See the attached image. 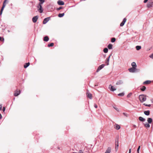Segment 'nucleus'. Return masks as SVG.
I'll use <instances>...</instances> for the list:
<instances>
[{"instance_id": "b1692460", "label": "nucleus", "mask_w": 153, "mask_h": 153, "mask_svg": "<svg viewBox=\"0 0 153 153\" xmlns=\"http://www.w3.org/2000/svg\"><path fill=\"white\" fill-rule=\"evenodd\" d=\"M112 45L111 44H109L108 46V48L109 49H111L112 48Z\"/></svg>"}, {"instance_id": "ddd939ff", "label": "nucleus", "mask_w": 153, "mask_h": 153, "mask_svg": "<svg viewBox=\"0 0 153 153\" xmlns=\"http://www.w3.org/2000/svg\"><path fill=\"white\" fill-rule=\"evenodd\" d=\"M88 91L87 90V96L88 97H89L90 99H91L92 98V94L90 93H88Z\"/></svg>"}, {"instance_id": "bb28decb", "label": "nucleus", "mask_w": 153, "mask_h": 153, "mask_svg": "<svg viewBox=\"0 0 153 153\" xmlns=\"http://www.w3.org/2000/svg\"><path fill=\"white\" fill-rule=\"evenodd\" d=\"M108 49L107 48H105L103 50V52L105 53H107L108 52Z\"/></svg>"}, {"instance_id": "f257e3e1", "label": "nucleus", "mask_w": 153, "mask_h": 153, "mask_svg": "<svg viewBox=\"0 0 153 153\" xmlns=\"http://www.w3.org/2000/svg\"><path fill=\"white\" fill-rule=\"evenodd\" d=\"M146 95L141 94L139 95V98L140 102H143L146 101Z\"/></svg>"}, {"instance_id": "6ab92c4d", "label": "nucleus", "mask_w": 153, "mask_h": 153, "mask_svg": "<svg viewBox=\"0 0 153 153\" xmlns=\"http://www.w3.org/2000/svg\"><path fill=\"white\" fill-rule=\"evenodd\" d=\"M152 119L151 118H148L147 119V122L149 123H151L152 122Z\"/></svg>"}, {"instance_id": "0eeeda50", "label": "nucleus", "mask_w": 153, "mask_h": 153, "mask_svg": "<svg viewBox=\"0 0 153 153\" xmlns=\"http://www.w3.org/2000/svg\"><path fill=\"white\" fill-rule=\"evenodd\" d=\"M39 16H36L33 17L32 18V21L33 23H35L36 22L37 20L38 19Z\"/></svg>"}, {"instance_id": "4be33fe9", "label": "nucleus", "mask_w": 153, "mask_h": 153, "mask_svg": "<svg viewBox=\"0 0 153 153\" xmlns=\"http://www.w3.org/2000/svg\"><path fill=\"white\" fill-rule=\"evenodd\" d=\"M110 57V56H109V57L107 59V60L106 62V63L107 64L106 65H108L109 64V59Z\"/></svg>"}, {"instance_id": "393cba45", "label": "nucleus", "mask_w": 153, "mask_h": 153, "mask_svg": "<svg viewBox=\"0 0 153 153\" xmlns=\"http://www.w3.org/2000/svg\"><path fill=\"white\" fill-rule=\"evenodd\" d=\"M64 15V13H59L58 14V16L59 17H63Z\"/></svg>"}, {"instance_id": "dca6fc26", "label": "nucleus", "mask_w": 153, "mask_h": 153, "mask_svg": "<svg viewBox=\"0 0 153 153\" xmlns=\"http://www.w3.org/2000/svg\"><path fill=\"white\" fill-rule=\"evenodd\" d=\"M111 152V149L110 148H108L106 151L105 153H110Z\"/></svg>"}, {"instance_id": "412c9836", "label": "nucleus", "mask_w": 153, "mask_h": 153, "mask_svg": "<svg viewBox=\"0 0 153 153\" xmlns=\"http://www.w3.org/2000/svg\"><path fill=\"white\" fill-rule=\"evenodd\" d=\"M131 65L132 66V67H135V68H136L137 65L135 62H133L131 63Z\"/></svg>"}, {"instance_id": "f8f14e48", "label": "nucleus", "mask_w": 153, "mask_h": 153, "mask_svg": "<svg viewBox=\"0 0 153 153\" xmlns=\"http://www.w3.org/2000/svg\"><path fill=\"white\" fill-rule=\"evenodd\" d=\"M58 4L60 5H64V2L61 0H59L57 1Z\"/></svg>"}, {"instance_id": "5701e85b", "label": "nucleus", "mask_w": 153, "mask_h": 153, "mask_svg": "<svg viewBox=\"0 0 153 153\" xmlns=\"http://www.w3.org/2000/svg\"><path fill=\"white\" fill-rule=\"evenodd\" d=\"M151 81L150 80H146L143 82V84H147L151 83Z\"/></svg>"}, {"instance_id": "6e6d98bb", "label": "nucleus", "mask_w": 153, "mask_h": 153, "mask_svg": "<svg viewBox=\"0 0 153 153\" xmlns=\"http://www.w3.org/2000/svg\"><path fill=\"white\" fill-rule=\"evenodd\" d=\"M8 32H10V31L9 30H8Z\"/></svg>"}, {"instance_id": "1a4fd4ad", "label": "nucleus", "mask_w": 153, "mask_h": 153, "mask_svg": "<svg viewBox=\"0 0 153 153\" xmlns=\"http://www.w3.org/2000/svg\"><path fill=\"white\" fill-rule=\"evenodd\" d=\"M49 17H47L45 18L43 21V23L44 24H45L49 20Z\"/></svg>"}, {"instance_id": "e433bc0d", "label": "nucleus", "mask_w": 153, "mask_h": 153, "mask_svg": "<svg viewBox=\"0 0 153 153\" xmlns=\"http://www.w3.org/2000/svg\"><path fill=\"white\" fill-rule=\"evenodd\" d=\"M143 105L146 106L150 107L151 106V104L148 105V104H146L145 103H144L143 104Z\"/></svg>"}, {"instance_id": "49530a36", "label": "nucleus", "mask_w": 153, "mask_h": 153, "mask_svg": "<svg viewBox=\"0 0 153 153\" xmlns=\"http://www.w3.org/2000/svg\"><path fill=\"white\" fill-rule=\"evenodd\" d=\"M123 115H124V116H126V117H127V114H126V113H123Z\"/></svg>"}, {"instance_id": "a211bd4d", "label": "nucleus", "mask_w": 153, "mask_h": 153, "mask_svg": "<svg viewBox=\"0 0 153 153\" xmlns=\"http://www.w3.org/2000/svg\"><path fill=\"white\" fill-rule=\"evenodd\" d=\"M49 38L48 36H45L44 38V41L45 42H48L49 40Z\"/></svg>"}, {"instance_id": "9b49d317", "label": "nucleus", "mask_w": 153, "mask_h": 153, "mask_svg": "<svg viewBox=\"0 0 153 153\" xmlns=\"http://www.w3.org/2000/svg\"><path fill=\"white\" fill-rule=\"evenodd\" d=\"M153 2H149L147 4V7L148 8H150L152 6Z\"/></svg>"}, {"instance_id": "6e6552de", "label": "nucleus", "mask_w": 153, "mask_h": 153, "mask_svg": "<svg viewBox=\"0 0 153 153\" xmlns=\"http://www.w3.org/2000/svg\"><path fill=\"white\" fill-rule=\"evenodd\" d=\"M136 69L135 67H132L129 68L128 70L130 72L134 73Z\"/></svg>"}, {"instance_id": "7ed1b4c3", "label": "nucleus", "mask_w": 153, "mask_h": 153, "mask_svg": "<svg viewBox=\"0 0 153 153\" xmlns=\"http://www.w3.org/2000/svg\"><path fill=\"white\" fill-rule=\"evenodd\" d=\"M7 1V0H4V1L2 7V8H1V11H0V15H1L2 12H3V11L4 8L5 7V6H6V3Z\"/></svg>"}, {"instance_id": "3c124183", "label": "nucleus", "mask_w": 153, "mask_h": 153, "mask_svg": "<svg viewBox=\"0 0 153 153\" xmlns=\"http://www.w3.org/2000/svg\"><path fill=\"white\" fill-rule=\"evenodd\" d=\"M150 100L151 102L153 103V98L151 99Z\"/></svg>"}, {"instance_id": "423d86ee", "label": "nucleus", "mask_w": 153, "mask_h": 153, "mask_svg": "<svg viewBox=\"0 0 153 153\" xmlns=\"http://www.w3.org/2000/svg\"><path fill=\"white\" fill-rule=\"evenodd\" d=\"M109 88L111 91H114L116 90V88L114 86H112L111 85H110L109 86Z\"/></svg>"}, {"instance_id": "f3484780", "label": "nucleus", "mask_w": 153, "mask_h": 153, "mask_svg": "<svg viewBox=\"0 0 153 153\" xmlns=\"http://www.w3.org/2000/svg\"><path fill=\"white\" fill-rule=\"evenodd\" d=\"M139 120L142 122H144L145 120V119L143 118V117H139Z\"/></svg>"}, {"instance_id": "a878e982", "label": "nucleus", "mask_w": 153, "mask_h": 153, "mask_svg": "<svg viewBox=\"0 0 153 153\" xmlns=\"http://www.w3.org/2000/svg\"><path fill=\"white\" fill-rule=\"evenodd\" d=\"M136 48L137 50H139L141 48V47L140 46H137Z\"/></svg>"}, {"instance_id": "09e8293b", "label": "nucleus", "mask_w": 153, "mask_h": 153, "mask_svg": "<svg viewBox=\"0 0 153 153\" xmlns=\"http://www.w3.org/2000/svg\"><path fill=\"white\" fill-rule=\"evenodd\" d=\"M5 107H3V110H2V111H5Z\"/></svg>"}, {"instance_id": "79ce46f5", "label": "nucleus", "mask_w": 153, "mask_h": 153, "mask_svg": "<svg viewBox=\"0 0 153 153\" xmlns=\"http://www.w3.org/2000/svg\"><path fill=\"white\" fill-rule=\"evenodd\" d=\"M62 7H60L59 8H57L56 10H61V9H62Z\"/></svg>"}, {"instance_id": "473e14b6", "label": "nucleus", "mask_w": 153, "mask_h": 153, "mask_svg": "<svg viewBox=\"0 0 153 153\" xmlns=\"http://www.w3.org/2000/svg\"><path fill=\"white\" fill-rule=\"evenodd\" d=\"M124 93H121L119 94H118V95L120 96V97H122V96H124Z\"/></svg>"}, {"instance_id": "4d7b16f0", "label": "nucleus", "mask_w": 153, "mask_h": 153, "mask_svg": "<svg viewBox=\"0 0 153 153\" xmlns=\"http://www.w3.org/2000/svg\"><path fill=\"white\" fill-rule=\"evenodd\" d=\"M76 153V152H73V153Z\"/></svg>"}, {"instance_id": "c756f323", "label": "nucleus", "mask_w": 153, "mask_h": 153, "mask_svg": "<svg viewBox=\"0 0 153 153\" xmlns=\"http://www.w3.org/2000/svg\"><path fill=\"white\" fill-rule=\"evenodd\" d=\"M53 45H54V43H51L50 44H48V47H52V46H53Z\"/></svg>"}, {"instance_id": "864d4df0", "label": "nucleus", "mask_w": 153, "mask_h": 153, "mask_svg": "<svg viewBox=\"0 0 153 153\" xmlns=\"http://www.w3.org/2000/svg\"><path fill=\"white\" fill-rule=\"evenodd\" d=\"M2 115L1 114H0V119H1L2 118Z\"/></svg>"}, {"instance_id": "a19ab883", "label": "nucleus", "mask_w": 153, "mask_h": 153, "mask_svg": "<svg viewBox=\"0 0 153 153\" xmlns=\"http://www.w3.org/2000/svg\"><path fill=\"white\" fill-rule=\"evenodd\" d=\"M140 146H138V149H137V153H139V150H140Z\"/></svg>"}, {"instance_id": "8fccbe9b", "label": "nucleus", "mask_w": 153, "mask_h": 153, "mask_svg": "<svg viewBox=\"0 0 153 153\" xmlns=\"http://www.w3.org/2000/svg\"><path fill=\"white\" fill-rule=\"evenodd\" d=\"M148 0H144V3H146V2H147V1H148Z\"/></svg>"}, {"instance_id": "7c9ffc66", "label": "nucleus", "mask_w": 153, "mask_h": 153, "mask_svg": "<svg viewBox=\"0 0 153 153\" xmlns=\"http://www.w3.org/2000/svg\"><path fill=\"white\" fill-rule=\"evenodd\" d=\"M144 126H145V127H146V128H149L150 127V125L149 124L147 123L146 124H145L144 125Z\"/></svg>"}, {"instance_id": "de8ad7c7", "label": "nucleus", "mask_w": 153, "mask_h": 153, "mask_svg": "<svg viewBox=\"0 0 153 153\" xmlns=\"http://www.w3.org/2000/svg\"><path fill=\"white\" fill-rule=\"evenodd\" d=\"M94 107L95 108H97V106L96 104H95L94 105Z\"/></svg>"}, {"instance_id": "603ef678", "label": "nucleus", "mask_w": 153, "mask_h": 153, "mask_svg": "<svg viewBox=\"0 0 153 153\" xmlns=\"http://www.w3.org/2000/svg\"><path fill=\"white\" fill-rule=\"evenodd\" d=\"M133 127H134V128H136V126L135 125H133Z\"/></svg>"}, {"instance_id": "9d476101", "label": "nucleus", "mask_w": 153, "mask_h": 153, "mask_svg": "<svg viewBox=\"0 0 153 153\" xmlns=\"http://www.w3.org/2000/svg\"><path fill=\"white\" fill-rule=\"evenodd\" d=\"M126 21V18H124L122 22L120 24V26L122 27L124 25Z\"/></svg>"}, {"instance_id": "cd10ccee", "label": "nucleus", "mask_w": 153, "mask_h": 153, "mask_svg": "<svg viewBox=\"0 0 153 153\" xmlns=\"http://www.w3.org/2000/svg\"><path fill=\"white\" fill-rule=\"evenodd\" d=\"M28 66H29V62L26 63L25 65H24V68H26Z\"/></svg>"}, {"instance_id": "58836bf2", "label": "nucleus", "mask_w": 153, "mask_h": 153, "mask_svg": "<svg viewBox=\"0 0 153 153\" xmlns=\"http://www.w3.org/2000/svg\"><path fill=\"white\" fill-rule=\"evenodd\" d=\"M40 3H43L45 2V0H39Z\"/></svg>"}, {"instance_id": "c85d7f7f", "label": "nucleus", "mask_w": 153, "mask_h": 153, "mask_svg": "<svg viewBox=\"0 0 153 153\" xmlns=\"http://www.w3.org/2000/svg\"><path fill=\"white\" fill-rule=\"evenodd\" d=\"M146 89V88L145 86H143L142 88H141V90L142 91H144Z\"/></svg>"}, {"instance_id": "2eb2a0df", "label": "nucleus", "mask_w": 153, "mask_h": 153, "mask_svg": "<svg viewBox=\"0 0 153 153\" xmlns=\"http://www.w3.org/2000/svg\"><path fill=\"white\" fill-rule=\"evenodd\" d=\"M144 114L145 115L148 116L150 114V111L149 110L145 111H144Z\"/></svg>"}, {"instance_id": "20e7f679", "label": "nucleus", "mask_w": 153, "mask_h": 153, "mask_svg": "<svg viewBox=\"0 0 153 153\" xmlns=\"http://www.w3.org/2000/svg\"><path fill=\"white\" fill-rule=\"evenodd\" d=\"M20 90L17 89L14 92V95L15 96H17L20 94Z\"/></svg>"}, {"instance_id": "39448f33", "label": "nucleus", "mask_w": 153, "mask_h": 153, "mask_svg": "<svg viewBox=\"0 0 153 153\" xmlns=\"http://www.w3.org/2000/svg\"><path fill=\"white\" fill-rule=\"evenodd\" d=\"M105 65L104 64H102L100 65L98 68L97 70V72H98L99 71H100V70H101L105 66Z\"/></svg>"}, {"instance_id": "4468645a", "label": "nucleus", "mask_w": 153, "mask_h": 153, "mask_svg": "<svg viewBox=\"0 0 153 153\" xmlns=\"http://www.w3.org/2000/svg\"><path fill=\"white\" fill-rule=\"evenodd\" d=\"M114 126H115L114 128L117 130H119L120 128V125H119L117 124H115V125H114Z\"/></svg>"}, {"instance_id": "f704fd0d", "label": "nucleus", "mask_w": 153, "mask_h": 153, "mask_svg": "<svg viewBox=\"0 0 153 153\" xmlns=\"http://www.w3.org/2000/svg\"><path fill=\"white\" fill-rule=\"evenodd\" d=\"M0 41L4 42V38H2L1 37H0Z\"/></svg>"}, {"instance_id": "aec40b11", "label": "nucleus", "mask_w": 153, "mask_h": 153, "mask_svg": "<svg viewBox=\"0 0 153 153\" xmlns=\"http://www.w3.org/2000/svg\"><path fill=\"white\" fill-rule=\"evenodd\" d=\"M123 83V81L121 80H120L117 82L116 84L117 85H121Z\"/></svg>"}, {"instance_id": "5fc2aeb1", "label": "nucleus", "mask_w": 153, "mask_h": 153, "mask_svg": "<svg viewBox=\"0 0 153 153\" xmlns=\"http://www.w3.org/2000/svg\"><path fill=\"white\" fill-rule=\"evenodd\" d=\"M128 153H131V149H129Z\"/></svg>"}, {"instance_id": "72a5a7b5", "label": "nucleus", "mask_w": 153, "mask_h": 153, "mask_svg": "<svg viewBox=\"0 0 153 153\" xmlns=\"http://www.w3.org/2000/svg\"><path fill=\"white\" fill-rule=\"evenodd\" d=\"M116 40V39L115 38H112L111 39V42H115V41Z\"/></svg>"}, {"instance_id": "c03bdc74", "label": "nucleus", "mask_w": 153, "mask_h": 153, "mask_svg": "<svg viewBox=\"0 0 153 153\" xmlns=\"http://www.w3.org/2000/svg\"><path fill=\"white\" fill-rule=\"evenodd\" d=\"M79 153H84L83 151L82 150H79Z\"/></svg>"}, {"instance_id": "2f4dec72", "label": "nucleus", "mask_w": 153, "mask_h": 153, "mask_svg": "<svg viewBox=\"0 0 153 153\" xmlns=\"http://www.w3.org/2000/svg\"><path fill=\"white\" fill-rule=\"evenodd\" d=\"M119 146V143H116L115 149L116 150H117L118 149Z\"/></svg>"}, {"instance_id": "37998d69", "label": "nucleus", "mask_w": 153, "mask_h": 153, "mask_svg": "<svg viewBox=\"0 0 153 153\" xmlns=\"http://www.w3.org/2000/svg\"><path fill=\"white\" fill-rule=\"evenodd\" d=\"M149 57L150 58H152V59H153V53L152 54L150 55Z\"/></svg>"}, {"instance_id": "4c0bfd02", "label": "nucleus", "mask_w": 153, "mask_h": 153, "mask_svg": "<svg viewBox=\"0 0 153 153\" xmlns=\"http://www.w3.org/2000/svg\"><path fill=\"white\" fill-rule=\"evenodd\" d=\"M115 142L116 143H119V139L118 137L116 139Z\"/></svg>"}, {"instance_id": "ea45409f", "label": "nucleus", "mask_w": 153, "mask_h": 153, "mask_svg": "<svg viewBox=\"0 0 153 153\" xmlns=\"http://www.w3.org/2000/svg\"><path fill=\"white\" fill-rule=\"evenodd\" d=\"M113 108L117 111H119V109L117 108H116V106H113Z\"/></svg>"}, {"instance_id": "c9c22d12", "label": "nucleus", "mask_w": 153, "mask_h": 153, "mask_svg": "<svg viewBox=\"0 0 153 153\" xmlns=\"http://www.w3.org/2000/svg\"><path fill=\"white\" fill-rule=\"evenodd\" d=\"M132 95V93H129L127 96V97L128 98L130 97Z\"/></svg>"}, {"instance_id": "f03ea898", "label": "nucleus", "mask_w": 153, "mask_h": 153, "mask_svg": "<svg viewBox=\"0 0 153 153\" xmlns=\"http://www.w3.org/2000/svg\"><path fill=\"white\" fill-rule=\"evenodd\" d=\"M43 4L39 3L37 7V10L40 13H42L43 11V9L42 7V5Z\"/></svg>"}, {"instance_id": "a18cd8bd", "label": "nucleus", "mask_w": 153, "mask_h": 153, "mask_svg": "<svg viewBox=\"0 0 153 153\" xmlns=\"http://www.w3.org/2000/svg\"><path fill=\"white\" fill-rule=\"evenodd\" d=\"M2 106L1 105H0V110H2Z\"/></svg>"}]
</instances>
